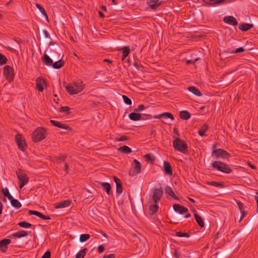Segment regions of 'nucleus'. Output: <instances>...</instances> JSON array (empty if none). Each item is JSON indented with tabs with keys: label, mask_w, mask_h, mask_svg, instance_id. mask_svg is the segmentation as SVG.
Segmentation results:
<instances>
[{
	"label": "nucleus",
	"mask_w": 258,
	"mask_h": 258,
	"mask_svg": "<svg viewBox=\"0 0 258 258\" xmlns=\"http://www.w3.org/2000/svg\"><path fill=\"white\" fill-rule=\"evenodd\" d=\"M163 167H164V171L167 174H171L172 173V171L171 166H170V164L167 162L165 161L164 162Z\"/></svg>",
	"instance_id": "22"
},
{
	"label": "nucleus",
	"mask_w": 258,
	"mask_h": 258,
	"mask_svg": "<svg viewBox=\"0 0 258 258\" xmlns=\"http://www.w3.org/2000/svg\"><path fill=\"white\" fill-rule=\"evenodd\" d=\"M50 252L48 251H46L42 256V258H50Z\"/></svg>",
	"instance_id": "48"
},
{
	"label": "nucleus",
	"mask_w": 258,
	"mask_h": 258,
	"mask_svg": "<svg viewBox=\"0 0 258 258\" xmlns=\"http://www.w3.org/2000/svg\"><path fill=\"white\" fill-rule=\"evenodd\" d=\"M212 156L216 158H226L228 157V154L225 151L218 149L214 150L212 152Z\"/></svg>",
	"instance_id": "5"
},
{
	"label": "nucleus",
	"mask_w": 258,
	"mask_h": 258,
	"mask_svg": "<svg viewBox=\"0 0 258 258\" xmlns=\"http://www.w3.org/2000/svg\"><path fill=\"white\" fill-rule=\"evenodd\" d=\"M122 97L125 103L128 105H131L132 103V100L125 95H122Z\"/></svg>",
	"instance_id": "43"
},
{
	"label": "nucleus",
	"mask_w": 258,
	"mask_h": 258,
	"mask_svg": "<svg viewBox=\"0 0 258 258\" xmlns=\"http://www.w3.org/2000/svg\"><path fill=\"white\" fill-rule=\"evenodd\" d=\"M2 192L4 196L7 197L9 200L12 199L13 197L9 192V189L7 188L2 189Z\"/></svg>",
	"instance_id": "30"
},
{
	"label": "nucleus",
	"mask_w": 258,
	"mask_h": 258,
	"mask_svg": "<svg viewBox=\"0 0 258 258\" xmlns=\"http://www.w3.org/2000/svg\"><path fill=\"white\" fill-rule=\"evenodd\" d=\"M173 208L176 212L180 214H182L187 211V208L181 207L177 204L174 205Z\"/></svg>",
	"instance_id": "13"
},
{
	"label": "nucleus",
	"mask_w": 258,
	"mask_h": 258,
	"mask_svg": "<svg viewBox=\"0 0 258 258\" xmlns=\"http://www.w3.org/2000/svg\"><path fill=\"white\" fill-rule=\"evenodd\" d=\"M208 126L207 124H204L202 126V128L199 130V134L201 136H205V132L208 130Z\"/></svg>",
	"instance_id": "31"
},
{
	"label": "nucleus",
	"mask_w": 258,
	"mask_h": 258,
	"mask_svg": "<svg viewBox=\"0 0 258 258\" xmlns=\"http://www.w3.org/2000/svg\"><path fill=\"white\" fill-rule=\"evenodd\" d=\"M126 140V138L125 137H121L120 138L117 139L118 141H124Z\"/></svg>",
	"instance_id": "54"
},
{
	"label": "nucleus",
	"mask_w": 258,
	"mask_h": 258,
	"mask_svg": "<svg viewBox=\"0 0 258 258\" xmlns=\"http://www.w3.org/2000/svg\"><path fill=\"white\" fill-rule=\"evenodd\" d=\"M211 184H212V185H215V186H216L217 187H222L223 186L221 183H218V182H215V181L211 182Z\"/></svg>",
	"instance_id": "49"
},
{
	"label": "nucleus",
	"mask_w": 258,
	"mask_h": 258,
	"mask_svg": "<svg viewBox=\"0 0 258 258\" xmlns=\"http://www.w3.org/2000/svg\"><path fill=\"white\" fill-rule=\"evenodd\" d=\"M173 208L176 212L180 214H182L187 211V208L181 207L177 204L174 205Z\"/></svg>",
	"instance_id": "14"
},
{
	"label": "nucleus",
	"mask_w": 258,
	"mask_h": 258,
	"mask_svg": "<svg viewBox=\"0 0 258 258\" xmlns=\"http://www.w3.org/2000/svg\"><path fill=\"white\" fill-rule=\"evenodd\" d=\"M29 213L30 214H32V215H35L43 219H45V220H49L50 218V217H46L43 215H42V214H41L40 213L37 212V211H32V210H30L29 211Z\"/></svg>",
	"instance_id": "18"
},
{
	"label": "nucleus",
	"mask_w": 258,
	"mask_h": 258,
	"mask_svg": "<svg viewBox=\"0 0 258 258\" xmlns=\"http://www.w3.org/2000/svg\"><path fill=\"white\" fill-rule=\"evenodd\" d=\"M36 7L40 11V13L43 15L46 18H47V16L44 9L39 4H36Z\"/></svg>",
	"instance_id": "39"
},
{
	"label": "nucleus",
	"mask_w": 258,
	"mask_h": 258,
	"mask_svg": "<svg viewBox=\"0 0 258 258\" xmlns=\"http://www.w3.org/2000/svg\"><path fill=\"white\" fill-rule=\"evenodd\" d=\"M241 213H242V215H241V217H240V219H239V222H240V221H241V220L242 219V218H243L245 216V213H244V212L241 211Z\"/></svg>",
	"instance_id": "59"
},
{
	"label": "nucleus",
	"mask_w": 258,
	"mask_h": 258,
	"mask_svg": "<svg viewBox=\"0 0 258 258\" xmlns=\"http://www.w3.org/2000/svg\"><path fill=\"white\" fill-rule=\"evenodd\" d=\"M173 147L181 153H185L187 145L179 138H176L173 141Z\"/></svg>",
	"instance_id": "3"
},
{
	"label": "nucleus",
	"mask_w": 258,
	"mask_h": 258,
	"mask_svg": "<svg viewBox=\"0 0 258 258\" xmlns=\"http://www.w3.org/2000/svg\"><path fill=\"white\" fill-rule=\"evenodd\" d=\"M17 178L19 180V182L27 183L28 181V177L26 175L21 171L17 172Z\"/></svg>",
	"instance_id": "7"
},
{
	"label": "nucleus",
	"mask_w": 258,
	"mask_h": 258,
	"mask_svg": "<svg viewBox=\"0 0 258 258\" xmlns=\"http://www.w3.org/2000/svg\"><path fill=\"white\" fill-rule=\"evenodd\" d=\"M244 49H243L242 47L238 48L235 50V51L234 52V53H239L242 52L244 51Z\"/></svg>",
	"instance_id": "51"
},
{
	"label": "nucleus",
	"mask_w": 258,
	"mask_h": 258,
	"mask_svg": "<svg viewBox=\"0 0 258 258\" xmlns=\"http://www.w3.org/2000/svg\"><path fill=\"white\" fill-rule=\"evenodd\" d=\"M147 3L152 9H155L160 5L161 1L160 0H147Z\"/></svg>",
	"instance_id": "11"
},
{
	"label": "nucleus",
	"mask_w": 258,
	"mask_h": 258,
	"mask_svg": "<svg viewBox=\"0 0 258 258\" xmlns=\"http://www.w3.org/2000/svg\"><path fill=\"white\" fill-rule=\"evenodd\" d=\"M45 131L43 128H37L33 133L32 140L36 142L41 141L45 138Z\"/></svg>",
	"instance_id": "2"
},
{
	"label": "nucleus",
	"mask_w": 258,
	"mask_h": 258,
	"mask_svg": "<svg viewBox=\"0 0 258 258\" xmlns=\"http://www.w3.org/2000/svg\"><path fill=\"white\" fill-rule=\"evenodd\" d=\"M69 110H70V108L67 107V106H63V107H61L60 108V111L61 112H66L68 114H69L70 112H69Z\"/></svg>",
	"instance_id": "44"
},
{
	"label": "nucleus",
	"mask_w": 258,
	"mask_h": 258,
	"mask_svg": "<svg viewBox=\"0 0 258 258\" xmlns=\"http://www.w3.org/2000/svg\"><path fill=\"white\" fill-rule=\"evenodd\" d=\"M163 117H169V118H170L172 120L174 119L173 115L169 112H165L160 114L156 115L154 116L155 118L158 119L162 118Z\"/></svg>",
	"instance_id": "17"
},
{
	"label": "nucleus",
	"mask_w": 258,
	"mask_h": 258,
	"mask_svg": "<svg viewBox=\"0 0 258 258\" xmlns=\"http://www.w3.org/2000/svg\"><path fill=\"white\" fill-rule=\"evenodd\" d=\"M3 207V206L2 203L1 202H0V215L2 213Z\"/></svg>",
	"instance_id": "60"
},
{
	"label": "nucleus",
	"mask_w": 258,
	"mask_h": 258,
	"mask_svg": "<svg viewBox=\"0 0 258 258\" xmlns=\"http://www.w3.org/2000/svg\"><path fill=\"white\" fill-rule=\"evenodd\" d=\"M174 254L176 258H179L180 256V254L177 251L174 252Z\"/></svg>",
	"instance_id": "56"
},
{
	"label": "nucleus",
	"mask_w": 258,
	"mask_h": 258,
	"mask_svg": "<svg viewBox=\"0 0 258 258\" xmlns=\"http://www.w3.org/2000/svg\"><path fill=\"white\" fill-rule=\"evenodd\" d=\"M194 215H195V219L196 220V221L197 222V223L199 224V225L201 226V227H203L204 226V222H203V220L201 218V217H200L199 215H198L195 211H194Z\"/></svg>",
	"instance_id": "29"
},
{
	"label": "nucleus",
	"mask_w": 258,
	"mask_h": 258,
	"mask_svg": "<svg viewBox=\"0 0 258 258\" xmlns=\"http://www.w3.org/2000/svg\"><path fill=\"white\" fill-rule=\"evenodd\" d=\"M188 90L190 92H191L192 93H193L194 94H195V95H196L197 96H202V94L199 91V90L197 88L195 87H189L188 88Z\"/></svg>",
	"instance_id": "25"
},
{
	"label": "nucleus",
	"mask_w": 258,
	"mask_h": 258,
	"mask_svg": "<svg viewBox=\"0 0 258 258\" xmlns=\"http://www.w3.org/2000/svg\"><path fill=\"white\" fill-rule=\"evenodd\" d=\"M114 180L115 182L116 185H117V183H120V181L116 177H114Z\"/></svg>",
	"instance_id": "55"
},
{
	"label": "nucleus",
	"mask_w": 258,
	"mask_h": 258,
	"mask_svg": "<svg viewBox=\"0 0 258 258\" xmlns=\"http://www.w3.org/2000/svg\"><path fill=\"white\" fill-rule=\"evenodd\" d=\"M11 242V240L8 239H4L0 241V250H3V248H7V245Z\"/></svg>",
	"instance_id": "19"
},
{
	"label": "nucleus",
	"mask_w": 258,
	"mask_h": 258,
	"mask_svg": "<svg viewBox=\"0 0 258 258\" xmlns=\"http://www.w3.org/2000/svg\"><path fill=\"white\" fill-rule=\"evenodd\" d=\"M45 84V82L44 80L41 78H38L36 80V86L42 87L43 85Z\"/></svg>",
	"instance_id": "38"
},
{
	"label": "nucleus",
	"mask_w": 258,
	"mask_h": 258,
	"mask_svg": "<svg viewBox=\"0 0 258 258\" xmlns=\"http://www.w3.org/2000/svg\"><path fill=\"white\" fill-rule=\"evenodd\" d=\"M86 252V249L81 250L76 256V258H83L85 256Z\"/></svg>",
	"instance_id": "42"
},
{
	"label": "nucleus",
	"mask_w": 258,
	"mask_h": 258,
	"mask_svg": "<svg viewBox=\"0 0 258 258\" xmlns=\"http://www.w3.org/2000/svg\"><path fill=\"white\" fill-rule=\"evenodd\" d=\"M146 107L143 105H140L139 106V107L135 109V111L136 112H139L142 111L143 109H144Z\"/></svg>",
	"instance_id": "47"
},
{
	"label": "nucleus",
	"mask_w": 258,
	"mask_h": 258,
	"mask_svg": "<svg viewBox=\"0 0 258 258\" xmlns=\"http://www.w3.org/2000/svg\"><path fill=\"white\" fill-rule=\"evenodd\" d=\"M63 64V62L61 60H59L54 63H52V67L54 69H59Z\"/></svg>",
	"instance_id": "36"
},
{
	"label": "nucleus",
	"mask_w": 258,
	"mask_h": 258,
	"mask_svg": "<svg viewBox=\"0 0 258 258\" xmlns=\"http://www.w3.org/2000/svg\"><path fill=\"white\" fill-rule=\"evenodd\" d=\"M118 150L125 153H129L132 152L131 149L127 146H122L118 148Z\"/></svg>",
	"instance_id": "33"
},
{
	"label": "nucleus",
	"mask_w": 258,
	"mask_h": 258,
	"mask_svg": "<svg viewBox=\"0 0 258 258\" xmlns=\"http://www.w3.org/2000/svg\"><path fill=\"white\" fill-rule=\"evenodd\" d=\"M133 166L134 169V172L133 173V175H136L140 172L141 164L138 160L136 159L134 160V163L133 164Z\"/></svg>",
	"instance_id": "12"
},
{
	"label": "nucleus",
	"mask_w": 258,
	"mask_h": 258,
	"mask_svg": "<svg viewBox=\"0 0 258 258\" xmlns=\"http://www.w3.org/2000/svg\"><path fill=\"white\" fill-rule=\"evenodd\" d=\"M252 25L249 24H242L239 26V28L242 31H247L251 28Z\"/></svg>",
	"instance_id": "27"
},
{
	"label": "nucleus",
	"mask_w": 258,
	"mask_h": 258,
	"mask_svg": "<svg viewBox=\"0 0 258 258\" xmlns=\"http://www.w3.org/2000/svg\"><path fill=\"white\" fill-rule=\"evenodd\" d=\"M180 115V117L184 119H187L190 117V114L187 111H181Z\"/></svg>",
	"instance_id": "28"
},
{
	"label": "nucleus",
	"mask_w": 258,
	"mask_h": 258,
	"mask_svg": "<svg viewBox=\"0 0 258 258\" xmlns=\"http://www.w3.org/2000/svg\"><path fill=\"white\" fill-rule=\"evenodd\" d=\"M113 257H114V255L113 254H108L104 257V258H113Z\"/></svg>",
	"instance_id": "57"
},
{
	"label": "nucleus",
	"mask_w": 258,
	"mask_h": 258,
	"mask_svg": "<svg viewBox=\"0 0 258 258\" xmlns=\"http://www.w3.org/2000/svg\"><path fill=\"white\" fill-rule=\"evenodd\" d=\"M100 184L103 188L105 190L107 194L109 195L110 190V184L108 182H101Z\"/></svg>",
	"instance_id": "26"
},
{
	"label": "nucleus",
	"mask_w": 258,
	"mask_h": 258,
	"mask_svg": "<svg viewBox=\"0 0 258 258\" xmlns=\"http://www.w3.org/2000/svg\"><path fill=\"white\" fill-rule=\"evenodd\" d=\"M11 204L12 206L16 208H19L21 207V204L16 199H14L13 198L10 200Z\"/></svg>",
	"instance_id": "24"
},
{
	"label": "nucleus",
	"mask_w": 258,
	"mask_h": 258,
	"mask_svg": "<svg viewBox=\"0 0 258 258\" xmlns=\"http://www.w3.org/2000/svg\"><path fill=\"white\" fill-rule=\"evenodd\" d=\"M163 194V190L161 188H157L155 190L153 196V199L155 203H157L160 199Z\"/></svg>",
	"instance_id": "9"
},
{
	"label": "nucleus",
	"mask_w": 258,
	"mask_h": 258,
	"mask_svg": "<svg viewBox=\"0 0 258 258\" xmlns=\"http://www.w3.org/2000/svg\"><path fill=\"white\" fill-rule=\"evenodd\" d=\"M130 48L128 46H125L123 48V55L122 58V60H124L125 58L127 56L128 53H130Z\"/></svg>",
	"instance_id": "34"
},
{
	"label": "nucleus",
	"mask_w": 258,
	"mask_h": 258,
	"mask_svg": "<svg viewBox=\"0 0 258 258\" xmlns=\"http://www.w3.org/2000/svg\"><path fill=\"white\" fill-rule=\"evenodd\" d=\"M81 84L82 83L78 82L66 85L64 83V86L68 93L73 95L78 94L83 90V87Z\"/></svg>",
	"instance_id": "1"
},
{
	"label": "nucleus",
	"mask_w": 258,
	"mask_h": 258,
	"mask_svg": "<svg viewBox=\"0 0 258 258\" xmlns=\"http://www.w3.org/2000/svg\"><path fill=\"white\" fill-rule=\"evenodd\" d=\"M43 60L45 64L47 66H51L52 64V59L50 58L49 56L46 54H44Z\"/></svg>",
	"instance_id": "21"
},
{
	"label": "nucleus",
	"mask_w": 258,
	"mask_h": 258,
	"mask_svg": "<svg viewBox=\"0 0 258 258\" xmlns=\"http://www.w3.org/2000/svg\"><path fill=\"white\" fill-rule=\"evenodd\" d=\"M176 235L179 237H189V235L187 233L177 232H176Z\"/></svg>",
	"instance_id": "46"
},
{
	"label": "nucleus",
	"mask_w": 258,
	"mask_h": 258,
	"mask_svg": "<svg viewBox=\"0 0 258 258\" xmlns=\"http://www.w3.org/2000/svg\"><path fill=\"white\" fill-rule=\"evenodd\" d=\"M90 237V235L87 234H81L80 236L79 240L81 242H83L88 240Z\"/></svg>",
	"instance_id": "35"
},
{
	"label": "nucleus",
	"mask_w": 258,
	"mask_h": 258,
	"mask_svg": "<svg viewBox=\"0 0 258 258\" xmlns=\"http://www.w3.org/2000/svg\"><path fill=\"white\" fill-rule=\"evenodd\" d=\"M128 117L131 120L135 121L139 120L141 119V115L135 112L130 113Z\"/></svg>",
	"instance_id": "20"
},
{
	"label": "nucleus",
	"mask_w": 258,
	"mask_h": 258,
	"mask_svg": "<svg viewBox=\"0 0 258 258\" xmlns=\"http://www.w3.org/2000/svg\"><path fill=\"white\" fill-rule=\"evenodd\" d=\"M37 88L38 89V90L40 91H42L43 90V88L42 87H37Z\"/></svg>",
	"instance_id": "63"
},
{
	"label": "nucleus",
	"mask_w": 258,
	"mask_h": 258,
	"mask_svg": "<svg viewBox=\"0 0 258 258\" xmlns=\"http://www.w3.org/2000/svg\"><path fill=\"white\" fill-rule=\"evenodd\" d=\"M20 183V188H22L26 183H24L23 182H19Z\"/></svg>",
	"instance_id": "61"
},
{
	"label": "nucleus",
	"mask_w": 258,
	"mask_h": 258,
	"mask_svg": "<svg viewBox=\"0 0 258 258\" xmlns=\"http://www.w3.org/2000/svg\"><path fill=\"white\" fill-rule=\"evenodd\" d=\"M212 166L214 168H217L219 171L227 173L230 172L231 171V170L227 166L221 162H219L217 161H215L212 164Z\"/></svg>",
	"instance_id": "4"
},
{
	"label": "nucleus",
	"mask_w": 258,
	"mask_h": 258,
	"mask_svg": "<svg viewBox=\"0 0 258 258\" xmlns=\"http://www.w3.org/2000/svg\"><path fill=\"white\" fill-rule=\"evenodd\" d=\"M28 235V233L25 231H20L16 233H15L13 234L14 236L18 237V238H21L23 237H25Z\"/></svg>",
	"instance_id": "23"
},
{
	"label": "nucleus",
	"mask_w": 258,
	"mask_h": 258,
	"mask_svg": "<svg viewBox=\"0 0 258 258\" xmlns=\"http://www.w3.org/2000/svg\"><path fill=\"white\" fill-rule=\"evenodd\" d=\"M4 74L7 79L9 80H11L13 76V70L9 66H6L4 69Z\"/></svg>",
	"instance_id": "8"
},
{
	"label": "nucleus",
	"mask_w": 258,
	"mask_h": 258,
	"mask_svg": "<svg viewBox=\"0 0 258 258\" xmlns=\"http://www.w3.org/2000/svg\"><path fill=\"white\" fill-rule=\"evenodd\" d=\"M59 127L62 128V129H66V130H68L69 128L68 126H67V125L61 124V123H60Z\"/></svg>",
	"instance_id": "52"
},
{
	"label": "nucleus",
	"mask_w": 258,
	"mask_h": 258,
	"mask_svg": "<svg viewBox=\"0 0 258 258\" xmlns=\"http://www.w3.org/2000/svg\"><path fill=\"white\" fill-rule=\"evenodd\" d=\"M158 206L156 205H152L150 207L149 214L150 215L154 214L158 210Z\"/></svg>",
	"instance_id": "32"
},
{
	"label": "nucleus",
	"mask_w": 258,
	"mask_h": 258,
	"mask_svg": "<svg viewBox=\"0 0 258 258\" xmlns=\"http://www.w3.org/2000/svg\"><path fill=\"white\" fill-rule=\"evenodd\" d=\"M254 199L255 200V201H256V204H257V211L258 212V196H254Z\"/></svg>",
	"instance_id": "58"
},
{
	"label": "nucleus",
	"mask_w": 258,
	"mask_h": 258,
	"mask_svg": "<svg viewBox=\"0 0 258 258\" xmlns=\"http://www.w3.org/2000/svg\"><path fill=\"white\" fill-rule=\"evenodd\" d=\"M98 250L100 252H102L104 250V247L102 245L98 246Z\"/></svg>",
	"instance_id": "53"
},
{
	"label": "nucleus",
	"mask_w": 258,
	"mask_h": 258,
	"mask_svg": "<svg viewBox=\"0 0 258 258\" xmlns=\"http://www.w3.org/2000/svg\"><path fill=\"white\" fill-rule=\"evenodd\" d=\"M223 21L225 23L233 26H235L238 24V22H237L236 19L232 16L225 17L224 18Z\"/></svg>",
	"instance_id": "10"
},
{
	"label": "nucleus",
	"mask_w": 258,
	"mask_h": 258,
	"mask_svg": "<svg viewBox=\"0 0 258 258\" xmlns=\"http://www.w3.org/2000/svg\"><path fill=\"white\" fill-rule=\"evenodd\" d=\"M225 0H204L206 3L210 5L217 6L222 4Z\"/></svg>",
	"instance_id": "16"
},
{
	"label": "nucleus",
	"mask_w": 258,
	"mask_h": 258,
	"mask_svg": "<svg viewBox=\"0 0 258 258\" xmlns=\"http://www.w3.org/2000/svg\"><path fill=\"white\" fill-rule=\"evenodd\" d=\"M165 192L171 197L174 196V194L172 191L171 187L170 186H167L165 188Z\"/></svg>",
	"instance_id": "40"
},
{
	"label": "nucleus",
	"mask_w": 258,
	"mask_h": 258,
	"mask_svg": "<svg viewBox=\"0 0 258 258\" xmlns=\"http://www.w3.org/2000/svg\"><path fill=\"white\" fill-rule=\"evenodd\" d=\"M145 158L148 161H151L153 160V159L150 154H146L145 155Z\"/></svg>",
	"instance_id": "50"
},
{
	"label": "nucleus",
	"mask_w": 258,
	"mask_h": 258,
	"mask_svg": "<svg viewBox=\"0 0 258 258\" xmlns=\"http://www.w3.org/2000/svg\"><path fill=\"white\" fill-rule=\"evenodd\" d=\"M56 122H57L56 121H55V120H50V122L51 123H52L54 125H55L56 124Z\"/></svg>",
	"instance_id": "62"
},
{
	"label": "nucleus",
	"mask_w": 258,
	"mask_h": 258,
	"mask_svg": "<svg viewBox=\"0 0 258 258\" xmlns=\"http://www.w3.org/2000/svg\"><path fill=\"white\" fill-rule=\"evenodd\" d=\"M7 60V59L5 55L0 53V64L1 65L4 64L5 63H6Z\"/></svg>",
	"instance_id": "41"
},
{
	"label": "nucleus",
	"mask_w": 258,
	"mask_h": 258,
	"mask_svg": "<svg viewBox=\"0 0 258 258\" xmlns=\"http://www.w3.org/2000/svg\"><path fill=\"white\" fill-rule=\"evenodd\" d=\"M60 124V123L57 121L56 124L55 125V126H57V127H59Z\"/></svg>",
	"instance_id": "64"
},
{
	"label": "nucleus",
	"mask_w": 258,
	"mask_h": 258,
	"mask_svg": "<svg viewBox=\"0 0 258 258\" xmlns=\"http://www.w3.org/2000/svg\"><path fill=\"white\" fill-rule=\"evenodd\" d=\"M16 141L19 148L22 151H24L25 143L24 142V139L20 135L18 134L16 136Z\"/></svg>",
	"instance_id": "6"
},
{
	"label": "nucleus",
	"mask_w": 258,
	"mask_h": 258,
	"mask_svg": "<svg viewBox=\"0 0 258 258\" xmlns=\"http://www.w3.org/2000/svg\"><path fill=\"white\" fill-rule=\"evenodd\" d=\"M18 225L20 226L25 228H27L31 226V224L25 221L19 222Z\"/></svg>",
	"instance_id": "37"
},
{
	"label": "nucleus",
	"mask_w": 258,
	"mask_h": 258,
	"mask_svg": "<svg viewBox=\"0 0 258 258\" xmlns=\"http://www.w3.org/2000/svg\"><path fill=\"white\" fill-rule=\"evenodd\" d=\"M116 186V192L118 194H121L122 192V186L121 185V183H117Z\"/></svg>",
	"instance_id": "45"
},
{
	"label": "nucleus",
	"mask_w": 258,
	"mask_h": 258,
	"mask_svg": "<svg viewBox=\"0 0 258 258\" xmlns=\"http://www.w3.org/2000/svg\"><path fill=\"white\" fill-rule=\"evenodd\" d=\"M71 203V201L69 200H66L64 201L58 203L55 205V208H64L68 207Z\"/></svg>",
	"instance_id": "15"
}]
</instances>
